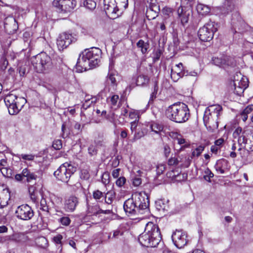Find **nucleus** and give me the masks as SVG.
<instances>
[{
    "mask_svg": "<svg viewBox=\"0 0 253 253\" xmlns=\"http://www.w3.org/2000/svg\"><path fill=\"white\" fill-rule=\"evenodd\" d=\"M142 183L141 178L137 176H135L132 179V184L134 186H138Z\"/></svg>",
    "mask_w": 253,
    "mask_h": 253,
    "instance_id": "obj_60",
    "label": "nucleus"
},
{
    "mask_svg": "<svg viewBox=\"0 0 253 253\" xmlns=\"http://www.w3.org/2000/svg\"><path fill=\"white\" fill-rule=\"evenodd\" d=\"M150 127L152 131L156 134H160L164 129L163 125L159 122H152L150 124Z\"/></svg>",
    "mask_w": 253,
    "mask_h": 253,
    "instance_id": "obj_23",
    "label": "nucleus"
},
{
    "mask_svg": "<svg viewBox=\"0 0 253 253\" xmlns=\"http://www.w3.org/2000/svg\"><path fill=\"white\" fill-rule=\"evenodd\" d=\"M95 100L94 98H92L91 100L89 99L86 100L82 105V109L86 110L92 103L95 102Z\"/></svg>",
    "mask_w": 253,
    "mask_h": 253,
    "instance_id": "obj_46",
    "label": "nucleus"
},
{
    "mask_svg": "<svg viewBox=\"0 0 253 253\" xmlns=\"http://www.w3.org/2000/svg\"><path fill=\"white\" fill-rule=\"evenodd\" d=\"M160 12H156L152 10V9L147 8L146 15L148 19L151 20L155 19L158 16Z\"/></svg>",
    "mask_w": 253,
    "mask_h": 253,
    "instance_id": "obj_43",
    "label": "nucleus"
},
{
    "mask_svg": "<svg viewBox=\"0 0 253 253\" xmlns=\"http://www.w3.org/2000/svg\"><path fill=\"white\" fill-rule=\"evenodd\" d=\"M61 136L62 138H65L68 137L70 134V130L66 123L64 122L63 123L61 127Z\"/></svg>",
    "mask_w": 253,
    "mask_h": 253,
    "instance_id": "obj_39",
    "label": "nucleus"
},
{
    "mask_svg": "<svg viewBox=\"0 0 253 253\" xmlns=\"http://www.w3.org/2000/svg\"><path fill=\"white\" fill-rule=\"evenodd\" d=\"M116 0H104V9L106 13L116 14L119 11Z\"/></svg>",
    "mask_w": 253,
    "mask_h": 253,
    "instance_id": "obj_17",
    "label": "nucleus"
},
{
    "mask_svg": "<svg viewBox=\"0 0 253 253\" xmlns=\"http://www.w3.org/2000/svg\"><path fill=\"white\" fill-rule=\"evenodd\" d=\"M245 149H242L241 148H239L238 150L243 151L244 153H249L250 151H253V140H249L245 146Z\"/></svg>",
    "mask_w": 253,
    "mask_h": 253,
    "instance_id": "obj_40",
    "label": "nucleus"
},
{
    "mask_svg": "<svg viewBox=\"0 0 253 253\" xmlns=\"http://www.w3.org/2000/svg\"><path fill=\"white\" fill-rule=\"evenodd\" d=\"M174 138L177 141L178 144L181 145L184 144L186 141L185 139L183 138L180 134H178L177 133H175L174 134Z\"/></svg>",
    "mask_w": 253,
    "mask_h": 253,
    "instance_id": "obj_49",
    "label": "nucleus"
},
{
    "mask_svg": "<svg viewBox=\"0 0 253 253\" xmlns=\"http://www.w3.org/2000/svg\"><path fill=\"white\" fill-rule=\"evenodd\" d=\"M163 19L167 26H169V30L171 29L173 32L185 30L189 16L191 14V10L186 7L180 6L177 10L178 21L174 20V9L172 8L166 6L162 9Z\"/></svg>",
    "mask_w": 253,
    "mask_h": 253,
    "instance_id": "obj_1",
    "label": "nucleus"
},
{
    "mask_svg": "<svg viewBox=\"0 0 253 253\" xmlns=\"http://www.w3.org/2000/svg\"><path fill=\"white\" fill-rule=\"evenodd\" d=\"M114 63L112 61L110 63L109 67V71L106 79V83L109 85L112 86L113 88L115 89L117 85V78L118 75L117 72L114 70Z\"/></svg>",
    "mask_w": 253,
    "mask_h": 253,
    "instance_id": "obj_16",
    "label": "nucleus"
},
{
    "mask_svg": "<svg viewBox=\"0 0 253 253\" xmlns=\"http://www.w3.org/2000/svg\"><path fill=\"white\" fill-rule=\"evenodd\" d=\"M148 2L149 4V9L156 12L160 11V6L158 5L157 0H149Z\"/></svg>",
    "mask_w": 253,
    "mask_h": 253,
    "instance_id": "obj_36",
    "label": "nucleus"
},
{
    "mask_svg": "<svg viewBox=\"0 0 253 253\" xmlns=\"http://www.w3.org/2000/svg\"><path fill=\"white\" fill-rule=\"evenodd\" d=\"M166 115L171 121L182 123L189 119L190 112L186 104L178 102L168 107L166 111Z\"/></svg>",
    "mask_w": 253,
    "mask_h": 253,
    "instance_id": "obj_5",
    "label": "nucleus"
},
{
    "mask_svg": "<svg viewBox=\"0 0 253 253\" xmlns=\"http://www.w3.org/2000/svg\"><path fill=\"white\" fill-rule=\"evenodd\" d=\"M226 161L224 160H220L217 161L214 167L216 171L219 172L220 173H224V169L222 168L223 163H225Z\"/></svg>",
    "mask_w": 253,
    "mask_h": 253,
    "instance_id": "obj_41",
    "label": "nucleus"
},
{
    "mask_svg": "<svg viewBox=\"0 0 253 253\" xmlns=\"http://www.w3.org/2000/svg\"><path fill=\"white\" fill-rule=\"evenodd\" d=\"M90 177L89 172L86 169H82L81 170V178L84 180H87Z\"/></svg>",
    "mask_w": 253,
    "mask_h": 253,
    "instance_id": "obj_56",
    "label": "nucleus"
},
{
    "mask_svg": "<svg viewBox=\"0 0 253 253\" xmlns=\"http://www.w3.org/2000/svg\"><path fill=\"white\" fill-rule=\"evenodd\" d=\"M186 232L181 229H176L171 235L172 242L178 249L182 248L187 244L188 242Z\"/></svg>",
    "mask_w": 253,
    "mask_h": 253,
    "instance_id": "obj_14",
    "label": "nucleus"
},
{
    "mask_svg": "<svg viewBox=\"0 0 253 253\" xmlns=\"http://www.w3.org/2000/svg\"><path fill=\"white\" fill-rule=\"evenodd\" d=\"M58 221L64 226H68L71 223V219L68 216H63L60 218Z\"/></svg>",
    "mask_w": 253,
    "mask_h": 253,
    "instance_id": "obj_45",
    "label": "nucleus"
},
{
    "mask_svg": "<svg viewBox=\"0 0 253 253\" xmlns=\"http://www.w3.org/2000/svg\"><path fill=\"white\" fill-rule=\"evenodd\" d=\"M100 211V207L98 205H88L86 211L87 214L89 215H97Z\"/></svg>",
    "mask_w": 253,
    "mask_h": 253,
    "instance_id": "obj_27",
    "label": "nucleus"
},
{
    "mask_svg": "<svg viewBox=\"0 0 253 253\" xmlns=\"http://www.w3.org/2000/svg\"><path fill=\"white\" fill-rule=\"evenodd\" d=\"M83 4L86 9L90 10H93L96 5L95 1L93 0H86L84 1Z\"/></svg>",
    "mask_w": 253,
    "mask_h": 253,
    "instance_id": "obj_37",
    "label": "nucleus"
},
{
    "mask_svg": "<svg viewBox=\"0 0 253 253\" xmlns=\"http://www.w3.org/2000/svg\"><path fill=\"white\" fill-rule=\"evenodd\" d=\"M171 173L172 172L169 173V176H171L172 179L175 181H180L183 180L184 178V174L178 173L177 175L173 174L171 175Z\"/></svg>",
    "mask_w": 253,
    "mask_h": 253,
    "instance_id": "obj_48",
    "label": "nucleus"
},
{
    "mask_svg": "<svg viewBox=\"0 0 253 253\" xmlns=\"http://www.w3.org/2000/svg\"><path fill=\"white\" fill-rule=\"evenodd\" d=\"M96 147H97L96 146L93 144H91L89 146L88 148V154L90 156H93L97 154V150L96 149Z\"/></svg>",
    "mask_w": 253,
    "mask_h": 253,
    "instance_id": "obj_51",
    "label": "nucleus"
},
{
    "mask_svg": "<svg viewBox=\"0 0 253 253\" xmlns=\"http://www.w3.org/2000/svg\"><path fill=\"white\" fill-rule=\"evenodd\" d=\"M0 170L3 176L13 178L14 173L13 170L11 169L6 167H1V168H0Z\"/></svg>",
    "mask_w": 253,
    "mask_h": 253,
    "instance_id": "obj_30",
    "label": "nucleus"
},
{
    "mask_svg": "<svg viewBox=\"0 0 253 253\" xmlns=\"http://www.w3.org/2000/svg\"><path fill=\"white\" fill-rule=\"evenodd\" d=\"M196 10L199 14L205 16L210 13L211 8L208 5L199 3L196 6Z\"/></svg>",
    "mask_w": 253,
    "mask_h": 253,
    "instance_id": "obj_21",
    "label": "nucleus"
},
{
    "mask_svg": "<svg viewBox=\"0 0 253 253\" xmlns=\"http://www.w3.org/2000/svg\"><path fill=\"white\" fill-rule=\"evenodd\" d=\"M176 158L178 161V165L180 167L187 168L190 165L189 157L185 155H181L176 157Z\"/></svg>",
    "mask_w": 253,
    "mask_h": 253,
    "instance_id": "obj_24",
    "label": "nucleus"
},
{
    "mask_svg": "<svg viewBox=\"0 0 253 253\" xmlns=\"http://www.w3.org/2000/svg\"><path fill=\"white\" fill-rule=\"evenodd\" d=\"M119 99V95H113L111 96L108 97L107 98V100L108 103L110 102L112 107L113 106H117L118 107V105H117V103L118 102Z\"/></svg>",
    "mask_w": 253,
    "mask_h": 253,
    "instance_id": "obj_42",
    "label": "nucleus"
},
{
    "mask_svg": "<svg viewBox=\"0 0 253 253\" xmlns=\"http://www.w3.org/2000/svg\"><path fill=\"white\" fill-rule=\"evenodd\" d=\"M162 239L158 226L153 222L146 224L145 231L138 237L140 244L146 247H156Z\"/></svg>",
    "mask_w": 253,
    "mask_h": 253,
    "instance_id": "obj_4",
    "label": "nucleus"
},
{
    "mask_svg": "<svg viewBox=\"0 0 253 253\" xmlns=\"http://www.w3.org/2000/svg\"><path fill=\"white\" fill-rule=\"evenodd\" d=\"M126 179L125 177L122 176L119 177L116 181V185L121 187L123 186L126 183Z\"/></svg>",
    "mask_w": 253,
    "mask_h": 253,
    "instance_id": "obj_57",
    "label": "nucleus"
},
{
    "mask_svg": "<svg viewBox=\"0 0 253 253\" xmlns=\"http://www.w3.org/2000/svg\"><path fill=\"white\" fill-rule=\"evenodd\" d=\"M8 64V62L7 60L6 59V58L4 56L2 57L0 60V68L2 70H5L7 65Z\"/></svg>",
    "mask_w": 253,
    "mask_h": 253,
    "instance_id": "obj_50",
    "label": "nucleus"
},
{
    "mask_svg": "<svg viewBox=\"0 0 253 253\" xmlns=\"http://www.w3.org/2000/svg\"><path fill=\"white\" fill-rule=\"evenodd\" d=\"M222 114V107L216 105L207 108L203 117L205 126L211 132H215L218 127V119Z\"/></svg>",
    "mask_w": 253,
    "mask_h": 253,
    "instance_id": "obj_6",
    "label": "nucleus"
},
{
    "mask_svg": "<svg viewBox=\"0 0 253 253\" xmlns=\"http://www.w3.org/2000/svg\"><path fill=\"white\" fill-rule=\"evenodd\" d=\"M204 149V147L202 146H199L195 150L193 151L192 152V155L193 156L198 157L200 155L202 152L203 151Z\"/></svg>",
    "mask_w": 253,
    "mask_h": 253,
    "instance_id": "obj_52",
    "label": "nucleus"
},
{
    "mask_svg": "<svg viewBox=\"0 0 253 253\" xmlns=\"http://www.w3.org/2000/svg\"><path fill=\"white\" fill-rule=\"evenodd\" d=\"M94 143L95 144V146L96 147H101L104 145V139L102 137L100 138L99 139H95L94 140Z\"/></svg>",
    "mask_w": 253,
    "mask_h": 253,
    "instance_id": "obj_64",
    "label": "nucleus"
},
{
    "mask_svg": "<svg viewBox=\"0 0 253 253\" xmlns=\"http://www.w3.org/2000/svg\"><path fill=\"white\" fill-rule=\"evenodd\" d=\"M149 200L145 192L135 193L125 201L124 209L128 216L143 214L149 211Z\"/></svg>",
    "mask_w": 253,
    "mask_h": 253,
    "instance_id": "obj_2",
    "label": "nucleus"
},
{
    "mask_svg": "<svg viewBox=\"0 0 253 253\" xmlns=\"http://www.w3.org/2000/svg\"><path fill=\"white\" fill-rule=\"evenodd\" d=\"M15 214L18 219L29 220L34 216V212L30 206L27 204H23L17 208Z\"/></svg>",
    "mask_w": 253,
    "mask_h": 253,
    "instance_id": "obj_12",
    "label": "nucleus"
},
{
    "mask_svg": "<svg viewBox=\"0 0 253 253\" xmlns=\"http://www.w3.org/2000/svg\"><path fill=\"white\" fill-rule=\"evenodd\" d=\"M214 176L213 173L209 168H206L204 171V179L208 182H211V178Z\"/></svg>",
    "mask_w": 253,
    "mask_h": 253,
    "instance_id": "obj_44",
    "label": "nucleus"
},
{
    "mask_svg": "<svg viewBox=\"0 0 253 253\" xmlns=\"http://www.w3.org/2000/svg\"><path fill=\"white\" fill-rule=\"evenodd\" d=\"M149 80V79L147 76L140 75L137 78L136 84L137 85L143 86L148 84Z\"/></svg>",
    "mask_w": 253,
    "mask_h": 253,
    "instance_id": "obj_31",
    "label": "nucleus"
},
{
    "mask_svg": "<svg viewBox=\"0 0 253 253\" xmlns=\"http://www.w3.org/2000/svg\"><path fill=\"white\" fill-rule=\"evenodd\" d=\"M4 101L11 115L17 114L26 103V100L24 97H18L13 94L6 95Z\"/></svg>",
    "mask_w": 253,
    "mask_h": 253,
    "instance_id": "obj_8",
    "label": "nucleus"
},
{
    "mask_svg": "<svg viewBox=\"0 0 253 253\" xmlns=\"http://www.w3.org/2000/svg\"><path fill=\"white\" fill-rule=\"evenodd\" d=\"M50 203L51 201L49 198L45 197L43 196H42L40 202V209L43 211L48 213Z\"/></svg>",
    "mask_w": 253,
    "mask_h": 253,
    "instance_id": "obj_22",
    "label": "nucleus"
},
{
    "mask_svg": "<svg viewBox=\"0 0 253 253\" xmlns=\"http://www.w3.org/2000/svg\"><path fill=\"white\" fill-rule=\"evenodd\" d=\"M235 8V2L232 0H225L223 5L218 8L219 10V13L226 15L231 12Z\"/></svg>",
    "mask_w": 253,
    "mask_h": 253,
    "instance_id": "obj_18",
    "label": "nucleus"
},
{
    "mask_svg": "<svg viewBox=\"0 0 253 253\" xmlns=\"http://www.w3.org/2000/svg\"><path fill=\"white\" fill-rule=\"evenodd\" d=\"M78 39L76 33H60L56 40L57 47L60 51L66 48L71 43Z\"/></svg>",
    "mask_w": 253,
    "mask_h": 253,
    "instance_id": "obj_10",
    "label": "nucleus"
},
{
    "mask_svg": "<svg viewBox=\"0 0 253 253\" xmlns=\"http://www.w3.org/2000/svg\"><path fill=\"white\" fill-rule=\"evenodd\" d=\"M213 34L214 33H201L198 37L202 42H210L213 39Z\"/></svg>",
    "mask_w": 253,
    "mask_h": 253,
    "instance_id": "obj_28",
    "label": "nucleus"
},
{
    "mask_svg": "<svg viewBox=\"0 0 253 253\" xmlns=\"http://www.w3.org/2000/svg\"><path fill=\"white\" fill-rule=\"evenodd\" d=\"M156 207L159 211H165L167 210L168 205L167 204L164 203V202L162 200H159L156 202Z\"/></svg>",
    "mask_w": 253,
    "mask_h": 253,
    "instance_id": "obj_38",
    "label": "nucleus"
},
{
    "mask_svg": "<svg viewBox=\"0 0 253 253\" xmlns=\"http://www.w3.org/2000/svg\"><path fill=\"white\" fill-rule=\"evenodd\" d=\"M29 192L30 195L31 199L33 201H35L37 199V196L35 193V187H31L29 189Z\"/></svg>",
    "mask_w": 253,
    "mask_h": 253,
    "instance_id": "obj_59",
    "label": "nucleus"
},
{
    "mask_svg": "<svg viewBox=\"0 0 253 253\" xmlns=\"http://www.w3.org/2000/svg\"><path fill=\"white\" fill-rule=\"evenodd\" d=\"M102 182L104 185H107L109 183V174L108 172H104L101 177Z\"/></svg>",
    "mask_w": 253,
    "mask_h": 253,
    "instance_id": "obj_55",
    "label": "nucleus"
},
{
    "mask_svg": "<svg viewBox=\"0 0 253 253\" xmlns=\"http://www.w3.org/2000/svg\"><path fill=\"white\" fill-rule=\"evenodd\" d=\"M244 132H243L242 134L241 135H240L238 137V143L240 144H245V145H246V144L248 143V142L249 141V140H248L246 137L245 136V135H244Z\"/></svg>",
    "mask_w": 253,
    "mask_h": 253,
    "instance_id": "obj_47",
    "label": "nucleus"
},
{
    "mask_svg": "<svg viewBox=\"0 0 253 253\" xmlns=\"http://www.w3.org/2000/svg\"><path fill=\"white\" fill-rule=\"evenodd\" d=\"M52 147L56 150H60L62 147V143L61 140H55L53 142Z\"/></svg>",
    "mask_w": 253,
    "mask_h": 253,
    "instance_id": "obj_53",
    "label": "nucleus"
},
{
    "mask_svg": "<svg viewBox=\"0 0 253 253\" xmlns=\"http://www.w3.org/2000/svg\"><path fill=\"white\" fill-rule=\"evenodd\" d=\"M92 196L97 202H102L104 199L105 194L99 190H96L93 192Z\"/></svg>",
    "mask_w": 253,
    "mask_h": 253,
    "instance_id": "obj_34",
    "label": "nucleus"
},
{
    "mask_svg": "<svg viewBox=\"0 0 253 253\" xmlns=\"http://www.w3.org/2000/svg\"><path fill=\"white\" fill-rule=\"evenodd\" d=\"M115 198V192L113 191H110L105 194V202L107 204H111Z\"/></svg>",
    "mask_w": 253,
    "mask_h": 253,
    "instance_id": "obj_33",
    "label": "nucleus"
},
{
    "mask_svg": "<svg viewBox=\"0 0 253 253\" xmlns=\"http://www.w3.org/2000/svg\"><path fill=\"white\" fill-rule=\"evenodd\" d=\"M225 140L223 138H220L214 142V144L216 145L217 147H218L219 148H220L223 144L224 143Z\"/></svg>",
    "mask_w": 253,
    "mask_h": 253,
    "instance_id": "obj_63",
    "label": "nucleus"
},
{
    "mask_svg": "<svg viewBox=\"0 0 253 253\" xmlns=\"http://www.w3.org/2000/svg\"><path fill=\"white\" fill-rule=\"evenodd\" d=\"M168 164L169 166H178V161L175 157H171L168 160Z\"/></svg>",
    "mask_w": 253,
    "mask_h": 253,
    "instance_id": "obj_54",
    "label": "nucleus"
},
{
    "mask_svg": "<svg viewBox=\"0 0 253 253\" xmlns=\"http://www.w3.org/2000/svg\"><path fill=\"white\" fill-rule=\"evenodd\" d=\"M77 168L70 163L66 162L62 164L54 171V175L56 179L63 182L67 183L71 175L76 171Z\"/></svg>",
    "mask_w": 253,
    "mask_h": 253,
    "instance_id": "obj_9",
    "label": "nucleus"
},
{
    "mask_svg": "<svg viewBox=\"0 0 253 253\" xmlns=\"http://www.w3.org/2000/svg\"><path fill=\"white\" fill-rule=\"evenodd\" d=\"M211 63L216 66L223 68L234 66L235 64L234 59L231 57L225 54L213 56Z\"/></svg>",
    "mask_w": 253,
    "mask_h": 253,
    "instance_id": "obj_13",
    "label": "nucleus"
},
{
    "mask_svg": "<svg viewBox=\"0 0 253 253\" xmlns=\"http://www.w3.org/2000/svg\"><path fill=\"white\" fill-rule=\"evenodd\" d=\"M162 54V51L160 49L156 50L154 53V59L155 61L158 60Z\"/></svg>",
    "mask_w": 253,
    "mask_h": 253,
    "instance_id": "obj_62",
    "label": "nucleus"
},
{
    "mask_svg": "<svg viewBox=\"0 0 253 253\" xmlns=\"http://www.w3.org/2000/svg\"><path fill=\"white\" fill-rule=\"evenodd\" d=\"M253 111V105H249L247 106L240 114L241 119L244 122H246L248 118V115Z\"/></svg>",
    "mask_w": 253,
    "mask_h": 253,
    "instance_id": "obj_25",
    "label": "nucleus"
},
{
    "mask_svg": "<svg viewBox=\"0 0 253 253\" xmlns=\"http://www.w3.org/2000/svg\"><path fill=\"white\" fill-rule=\"evenodd\" d=\"M137 46L140 48L142 54H145L148 52V49L149 47V44L148 42H145L142 40H140L136 43Z\"/></svg>",
    "mask_w": 253,
    "mask_h": 253,
    "instance_id": "obj_29",
    "label": "nucleus"
},
{
    "mask_svg": "<svg viewBox=\"0 0 253 253\" xmlns=\"http://www.w3.org/2000/svg\"><path fill=\"white\" fill-rule=\"evenodd\" d=\"M31 63L38 73H49L53 67L50 57L45 52H41L32 57Z\"/></svg>",
    "mask_w": 253,
    "mask_h": 253,
    "instance_id": "obj_7",
    "label": "nucleus"
},
{
    "mask_svg": "<svg viewBox=\"0 0 253 253\" xmlns=\"http://www.w3.org/2000/svg\"><path fill=\"white\" fill-rule=\"evenodd\" d=\"M23 176H24V178H26V181L29 182L37 178V175L27 168L23 170Z\"/></svg>",
    "mask_w": 253,
    "mask_h": 253,
    "instance_id": "obj_26",
    "label": "nucleus"
},
{
    "mask_svg": "<svg viewBox=\"0 0 253 253\" xmlns=\"http://www.w3.org/2000/svg\"><path fill=\"white\" fill-rule=\"evenodd\" d=\"M112 238L115 240L120 239L124 236V230L122 228H118L112 231Z\"/></svg>",
    "mask_w": 253,
    "mask_h": 253,
    "instance_id": "obj_32",
    "label": "nucleus"
},
{
    "mask_svg": "<svg viewBox=\"0 0 253 253\" xmlns=\"http://www.w3.org/2000/svg\"><path fill=\"white\" fill-rule=\"evenodd\" d=\"M170 151L171 150L169 146L167 144L165 145L164 147V152L166 157H168L169 156Z\"/></svg>",
    "mask_w": 253,
    "mask_h": 253,
    "instance_id": "obj_61",
    "label": "nucleus"
},
{
    "mask_svg": "<svg viewBox=\"0 0 253 253\" xmlns=\"http://www.w3.org/2000/svg\"><path fill=\"white\" fill-rule=\"evenodd\" d=\"M78 203V198L75 196H71L65 200L64 209L67 212H73Z\"/></svg>",
    "mask_w": 253,
    "mask_h": 253,
    "instance_id": "obj_19",
    "label": "nucleus"
},
{
    "mask_svg": "<svg viewBox=\"0 0 253 253\" xmlns=\"http://www.w3.org/2000/svg\"><path fill=\"white\" fill-rule=\"evenodd\" d=\"M233 85L234 86V93L241 96L245 89L248 86V81L247 78L241 77V74L236 75L234 77Z\"/></svg>",
    "mask_w": 253,
    "mask_h": 253,
    "instance_id": "obj_15",
    "label": "nucleus"
},
{
    "mask_svg": "<svg viewBox=\"0 0 253 253\" xmlns=\"http://www.w3.org/2000/svg\"><path fill=\"white\" fill-rule=\"evenodd\" d=\"M101 53V49L97 47L85 49L79 55L77 69L82 72L97 67L100 62Z\"/></svg>",
    "mask_w": 253,
    "mask_h": 253,
    "instance_id": "obj_3",
    "label": "nucleus"
},
{
    "mask_svg": "<svg viewBox=\"0 0 253 253\" xmlns=\"http://www.w3.org/2000/svg\"><path fill=\"white\" fill-rule=\"evenodd\" d=\"M16 156L18 157L20 159V160H23V161L24 162H25L26 161H32L34 160L35 157L34 155H33L32 154H17Z\"/></svg>",
    "mask_w": 253,
    "mask_h": 253,
    "instance_id": "obj_35",
    "label": "nucleus"
},
{
    "mask_svg": "<svg viewBox=\"0 0 253 253\" xmlns=\"http://www.w3.org/2000/svg\"><path fill=\"white\" fill-rule=\"evenodd\" d=\"M76 0H53L52 6L59 13H66L71 12L76 7Z\"/></svg>",
    "mask_w": 253,
    "mask_h": 253,
    "instance_id": "obj_11",
    "label": "nucleus"
},
{
    "mask_svg": "<svg viewBox=\"0 0 253 253\" xmlns=\"http://www.w3.org/2000/svg\"><path fill=\"white\" fill-rule=\"evenodd\" d=\"M218 28L219 25L218 23L209 21L200 29V31H202L203 32H217Z\"/></svg>",
    "mask_w": 253,
    "mask_h": 253,
    "instance_id": "obj_20",
    "label": "nucleus"
},
{
    "mask_svg": "<svg viewBox=\"0 0 253 253\" xmlns=\"http://www.w3.org/2000/svg\"><path fill=\"white\" fill-rule=\"evenodd\" d=\"M166 26L169 28V26L167 25V24L165 23V20L164 19L163 22L158 23L156 25L157 29L162 31L165 30Z\"/></svg>",
    "mask_w": 253,
    "mask_h": 253,
    "instance_id": "obj_58",
    "label": "nucleus"
}]
</instances>
